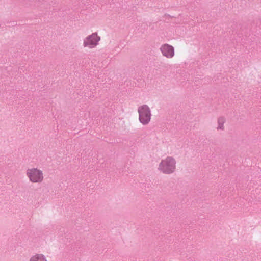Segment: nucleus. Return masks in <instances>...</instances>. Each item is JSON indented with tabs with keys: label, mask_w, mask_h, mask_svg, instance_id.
I'll list each match as a JSON object with an SVG mask.
<instances>
[{
	"label": "nucleus",
	"mask_w": 261,
	"mask_h": 261,
	"mask_svg": "<svg viewBox=\"0 0 261 261\" xmlns=\"http://www.w3.org/2000/svg\"><path fill=\"white\" fill-rule=\"evenodd\" d=\"M176 162L172 156H167L162 159L159 165V170L165 174H171L175 171Z\"/></svg>",
	"instance_id": "f257e3e1"
},
{
	"label": "nucleus",
	"mask_w": 261,
	"mask_h": 261,
	"mask_svg": "<svg viewBox=\"0 0 261 261\" xmlns=\"http://www.w3.org/2000/svg\"><path fill=\"white\" fill-rule=\"evenodd\" d=\"M26 174L29 180L32 183H41L44 179L42 171L37 168L28 169Z\"/></svg>",
	"instance_id": "f03ea898"
},
{
	"label": "nucleus",
	"mask_w": 261,
	"mask_h": 261,
	"mask_svg": "<svg viewBox=\"0 0 261 261\" xmlns=\"http://www.w3.org/2000/svg\"><path fill=\"white\" fill-rule=\"evenodd\" d=\"M138 112L140 122L143 124L148 123L151 118V112L149 107L146 105L140 106L138 107Z\"/></svg>",
	"instance_id": "7ed1b4c3"
},
{
	"label": "nucleus",
	"mask_w": 261,
	"mask_h": 261,
	"mask_svg": "<svg viewBox=\"0 0 261 261\" xmlns=\"http://www.w3.org/2000/svg\"><path fill=\"white\" fill-rule=\"evenodd\" d=\"M100 40V37L97 33H93L91 35L87 36L83 42V45L85 47L93 48L95 47Z\"/></svg>",
	"instance_id": "20e7f679"
},
{
	"label": "nucleus",
	"mask_w": 261,
	"mask_h": 261,
	"mask_svg": "<svg viewBox=\"0 0 261 261\" xmlns=\"http://www.w3.org/2000/svg\"><path fill=\"white\" fill-rule=\"evenodd\" d=\"M163 55L168 58H172L174 56V47L168 44H163L160 48Z\"/></svg>",
	"instance_id": "39448f33"
},
{
	"label": "nucleus",
	"mask_w": 261,
	"mask_h": 261,
	"mask_svg": "<svg viewBox=\"0 0 261 261\" xmlns=\"http://www.w3.org/2000/svg\"><path fill=\"white\" fill-rule=\"evenodd\" d=\"M30 261H47V260L43 254H36L31 257Z\"/></svg>",
	"instance_id": "423d86ee"
},
{
	"label": "nucleus",
	"mask_w": 261,
	"mask_h": 261,
	"mask_svg": "<svg viewBox=\"0 0 261 261\" xmlns=\"http://www.w3.org/2000/svg\"><path fill=\"white\" fill-rule=\"evenodd\" d=\"M225 120L223 117H220L218 119V130H223L224 129V123Z\"/></svg>",
	"instance_id": "0eeeda50"
}]
</instances>
